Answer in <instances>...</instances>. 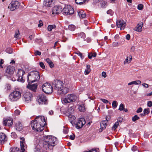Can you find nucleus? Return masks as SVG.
Listing matches in <instances>:
<instances>
[{"instance_id":"f257e3e1","label":"nucleus","mask_w":152,"mask_h":152,"mask_svg":"<svg viewBox=\"0 0 152 152\" xmlns=\"http://www.w3.org/2000/svg\"><path fill=\"white\" fill-rule=\"evenodd\" d=\"M46 124L45 118L43 116H37L34 120L32 121L31 124L33 130L41 132L44 129Z\"/></svg>"},{"instance_id":"f03ea898","label":"nucleus","mask_w":152,"mask_h":152,"mask_svg":"<svg viewBox=\"0 0 152 152\" xmlns=\"http://www.w3.org/2000/svg\"><path fill=\"white\" fill-rule=\"evenodd\" d=\"M44 137L45 141L43 143V146L46 149L52 148L58 143L57 138L55 137L45 135Z\"/></svg>"},{"instance_id":"7ed1b4c3","label":"nucleus","mask_w":152,"mask_h":152,"mask_svg":"<svg viewBox=\"0 0 152 152\" xmlns=\"http://www.w3.org/2000/svg\"><path fill=\"white\" fill-rule=\"evenodd\" d=\"M39 72L37 71H33L28 74L27 81L28 83H31L38 81L40 79Z\"/></svg>"},{"instance_id":"20e7f679","label":"nucleus","mask_w":152,"mask_h":152,"mask_svg":"<svg viewBox=\"0 0 152 152\" xmlns=\"http://www.w3.org/2000/svg\"><path fill=\"white\" fill-rule=\"evenodd\" d=\"M21 96V93L18 91H15L11 92L9 95V99L11 102L16 101Z\"/></svg>"},{"instance_id":"39448f33","label":"nucleus","mask_w":152,"mask_h":152,"mask_svg":"<svg viewBox=\"0 0 152 152\" xmlns=\"http://www.w3.org/2000/svg\"><path fill=\"white\" fill-rule=\"evenodd\" d=\"M43 91L46 94H51L53 91L52 87L48 83L44 84L42 86Z\"/></svg>"},{"instance_id":"423d86ee","label":"nucleus","mask_w":152,"mask_h":152,"mask_svg":"<svg viewBox=\"0 0 152 152\" xmlns=\"http://www.w3.org/2000/svg\"><path fill=\"white\" fill-rule=\"evenodd\" d=\"M20 4L19 2L16 1H13L9 4L8 8L11 11H14L17 9L19 7Z\"/></svg>"},{"instance_id":"0eeeda50","label":"nucleus","mask_w":152,"mask_h":152,"mask_svg":"<svg viewBox=\"0 0 152 152\" xmlns=\"http://www.w3.org/2000/svg\"><path fill=\"white\" fill-rule=\"evenodd\" d=\"M76 98V96L73 94H69L63 99V101L65 103H69L75 101Z\"/></svg>"},{"instance_id":"6e6552de","label":"nucleus","mask_w":152,"mask_h":152,"mask_svg":"<svg viewBox=\"0 0 152 152\" xmlns=\"http://www.w3.org/2000/svg\"><path fill=\"white\" fill-rule=\"evenodd\" d=\"M63 12L65 15H70L74 13V10L72 7L70 5H67L64 8Z\"/></svg>"},{"instance_id":"1a4fd4ad","label":"nucleus","mask_w":152,"mask_h":152,"mask_svg":"<svg viewBox=\"0 0 152 152\" xmlns=\"http://www.w3.org/2000/svg\"><path fill=\"white\" fill-rule=\"evenodd\" d=\"M37 100L40 104H47L48 103L47 99L44 95L41 94L39 95L37 97Z\"/></svg>"},{"instance_id":"9d476101","label":"nucleus","mask_w":152,"mask_h":152,"mask_svg":"<svg viewBox=\"0 0 152 152\" xmlns=\"http://www.w3.org/2000/svg\"><path fill=\"white\" fill-rule=\"evenodd\" d=\"M25 73V72L22 69H19L18 70L17 74V76L18 77L17 80L18 81H20L22 83L24 82L25 80L23 76Z\"/></svg>"},{"instance_id":"9b49d317","label":"nucleus","mask_w":152,"mask_h":152,"mask_svg":"<svg viewBox=\"0 0 152 152\" xmlns=\"http://www.w3.org/2000/svg\"><path fill=\"white\" fill-rule=\"evenodd\" d=\"M63 83L61 81L57 80H55L53 83V87L58 91H59L63 88Z\"/></svg>"},{"instance_id":"f8f14e48","label":"nucleus","mask_w":152,"mask_h":152,"mask_svg":"<svg viewBox=\"0 0 152 152\" xmlns=\"http://www.w3.org/2000/svg\"><path fill=\"white\" fill-rule=\"evenodd\" d=\"M15 70V68L14 66H8L6 69V75L9 76H11L13 74Z\"/></svg>"},{"instance_id":"ddd939ff","label":"nucleus","mask_w":152,"mask_h":152,"mask_svg":"<svg viewBox=\"0 0 152 152\" xmlns=\"http://www.w3.org/2000/svg\"><path fill=\"white\" fill-rule=\"evenodd\" d=\"M126 25V23L123 20H117L116 21V26L118 28H121V29H124Z\"/></svg>"},{"instance_id":"4468645a","label":"nucleus","mask_w":152,"mask_h":152,"mask_svg":"<svg viewBox=\"0 0 152 152\" xmlns=\"http://www.w3.org/2000/svg\"><path fill=\"white\" fill-rule=\"evenodd\" d=\"M85 124L86 121L84 118H80L76 124V127L77 129L81 128Z\"/></svg>"},{"instance_id":"2eb2a0df","label":"nucleus","mask_w":152,"mask_h":152,"mask_svg":"<svg viewBox=\"0 0 152 152\" xmlns=\"http://www.w3.org/2000/svg\"><path fill=\"white\" fill-rule=\"evenodd\" d=\"M62 10V8L61 6H55L53 8L52 14H58L60 13Z\"/></svg>"},{"instance_id":"dca6fc26","label":"nucleus","mask_w":152,"mask_h":152,"mask_svg":"<svg viewBox=\"0 0 152 152\" xmlns=\"http://www.w3.org/2000/svg\"><path fill=\"white\" fill-rule=\"evenodd\" d=\"M7 140V138L6 135L4 133H0V144L2 145L6 142Z\"/></svg>"},{"instance_id":"f3484780","label":"nucleus","mask_w":152,"mask_h":152,"mask_svg":"<svg viewBox=\"0 0 152 152\" xmlns=\"http://www.w3.org/2000/svg\"><path fill=\"white\" fill-rule=\"evenodd\" d=\"M32 96V94L28 92L25 93L23 95L25 100L27 102L31 101Z\"/></svg>"},{"instance_id":"a211bd4d","label":"nucleus","mask_w":152,"mask_h":152,"mask_svg":"<svg viewBox=\"0 0 152 152\" xmlns=\"http://www.w3.org/2000/svg\"><path fill=\"white\" fill-rule=\"evenodd\" d=\"M4 125L8 126H11L13 124L12 119L11 118H7L3 121Z\"/></svg>"},{"instance_id":"6ab92c4d","label":"nucleus","mask_w":152,"mask_h":152,"mask_svg":"<svg viewBox=\"0 0 152 152\" xmlns=\"http://www.w3.org/2000/svg\"><path fill=\"white\" fill-rule=\"evenodd\" d=\"M30 83H28L27 86V88L34 91H35L37 88V84H34L31 85H30Z\"/></svg>"},{"instance_id":"aec40b11","label":"nucleus","mask_w":152,"mask_h":152,"mask_svg":"<svg viewBox=\"0 0 152 152\" xmlns=\"http://www.w3.org/2000/svg\"><path fill=\"white\" fill-rule=\"evenodd\" d=\"M20 145L21 146V150L22 151V152H24L25 150L24 145L25 144V139L24 137H21L20 138Z\"/></svg>"},{"instance_id":"412c9836","label":"nucleus","mask_w":152,"mask_h":152,"mask_svg":"<svg viewBox=\"0 0 152 152\" xmlns=\"http://www.w3.org/2000/svg\"><path fill=\"white\" fill-rule=\"evenodd\" d=\"M143 23L140 22L137 25V27L134 28V30L139 32H140L142 30V27L143 26Z\"/></svg>"},{"instance_id":"4be33fe9","label":"nucleus","mask_w":152,"mask_h":152,"mask_svg":"<svg viewBox=\"0 0 152 152\" xmlns=\"http://www.w3.org/2000/svg\"><path fill=\"white\" fill-rule=\"evenodd\" d=\"M107 121H102L100 124L101 128L99 130V132H102V130L104 129L107 126Z\"/></svg>"},{"instance_id":"5701e85b","label":"nucleus","mask_w":152,"mask_h":152,"mask_svg":"<svg viewBox=\"0 0 152 152\" xmlns=\"http://www.w3.org/2000/svg\"><path fill=\"white\" fill-rule=\"evenodd\" d=\"M23 126L22 124L20 122H17L15 125V128L18 131H21L23 129Z\"/></svg>"},{"instance_id":"b1692460","label":"nucleus","mask_w":152,"mask_h":152,"mask_svg":"<svg viewBox=\"0 0 152 152\" xmlns=\"http://www.w3.org/2000/svg\"><path fill=\"white\" fill-rule=\"evenodd\" d=\"M77 13L80 18H83L86 16L85 13L82 11L78 10L77 11Z\"/></svg>"},{"instance_id":"393cba45","label":"nucleus","mask_w":152,"mask_h":152,"mask_svg":"<svg viewBox=\"0 0 152 152\" xmlns=\"http://www.w3.org/2000/svg\"><path fill=\"white\" fill-rule=\"evenodd\" d=\"M52 0H45L44 4L45 6L50 7L52 4Z\"/></svg>"},{"instance_id":"a878e982","label":"nucleus","mask_w":152,"mask_h":152,"mask_svg":"<svg viewBox=\"0 0 152 152\" xmlns=\"http://www.w3.org/2000/svg\"><path fill=\"white\" fill-rule=\"evenodd\" d=\"M61 94H66L69 91L68 89L66 87H64L62 89L61 88L59 91Z\"/></svg>"},{"instance_id":"bb28decb","label":"nucleus","mask_w":152,"mask_h":152,"mask_svg":"<svg viewBox=\"0 0 152 152\" xmlns=\"http://www.w3.org/2000/svg\"><path fill=\"white\" fill-rule=\"evenodd\" d=\"M45 61L48 64L49 66L51 68H53V67L54 66V64L50 59L47 58L46 59Z\"/></svg>"},{"instance_id":"cd10ccee","label":"nucleus","mask_w":152,"mask_h":152,"mask_svg":"<svg viewBox=\"0 0 152 152\" xmlns=\"http://www.w3.org/2000/svg\"><path fill=\"white\" fill-rule=\"evenodd\" d=\"M78 110L81 112H84L86 108L84 104H81L79 105L78 107Z\"/></svg>"},{"instance_id":"c85d7f7f","label":"nucleus","mask_w":152,"mask_h":152,"mask_svg":"<svg viewBox=\"0 0 152 152\" xmlns=\"http://www.w3.org/2000/svg\"><path fill=\"white\" fill-rule=\"evenodd\" d=\"M90 65H88L86 66V68L85 71V74L86 75L88 74L91 72Z\"/></svg>"},{"instance_id":"c756f323","label":"nucleus","mask_w":152,"mask_h":152,"mask_svg":"<svg viewBox=\"0 0 152 152\" xmlns=\"http://www.w3.org/2000/svg\"><path fill=\"white\" fill-rule=\"evenodd\" d=\"M88 0H75V3L77 4L81 5L86 2H88Z\"/></svg>"},{"instance_id":"7c9ffc66","label":"nucleus","mask_w":152,"mask_h":152,"mask_svg":"<svg viewBox=\"0 0 152 152\" xmlns=\"http://www.w3.org/2000/svg\"><path fill=\"white\" fill-rule=\"evenodd\" d=\"M77 36L79 37H80L81 38L83 39L84 40H86V35L83 32L79 33L77 34Z\"/></svg>"},{"instance_id":"2f4dec72","label":"nucleus","mask_w":152,"mask_h":152,"mask_svg":"<svg viewBox=\"0 0 152 152\" xmlns=\"http://www.w3.org/2000/svg\"><path fill=\"white\" fill-rule=\"evenodd\" d=\"M56 26L55 25H50L48 26L47 29L49 31H52V30L56 28Z\"/></svg>"},{"instance_id":"473e14b6","label":"nucleus","mask_w":152,"mask_h":152,"mask_svg":"<svg viewBox=\"0 0 152 152\" xmlns=\"http://www.w3.org/2000/svg\"><path fill=\"white\" fill-rule=\"evenodd\" d=\"M96 53H89L88 54V58L89 59H91L92 57H96Z\"/></svg>"},{"instance_id":"72a5a7b5","label":"nucleus","mask_w":152,"mask_h":152,"mask_svg":"<svg viewBox=\"0 0 152 152\" xmlns=\"http://www.w3.org/2000/svg\"><path fill=\"white\" fill-rule=\"evenodd\" d=\"M75 28V26L73 25H70L68 26L69 29L72 31H74Z\"/></svg>"},{"instance_id":"f704fd0d","label":"nucleus","mask_w":152,"mask_h":152,"mask_svg":"<svg viewBox=\"0 0 152 152\" xmlns=\"http://www.w3.org/2000/svg\"><path fill=\"white\" fill-rule=\"evenodd\" d=\"M118 103L116 101H113L112 103V106L113 108H115L117 107L118 106Z\"/></svg>"},{"instance_id":"c9c22d12","label":"nucleus","mask_w":152,"mask_h":152,"mask_svg":"<svg viewBox=\"0 0 152 152\" xmlns=\"http://www.w3.org/2000/svg\"><path fill=\"white\" fill-rule=\"evenodd\" d=\"M74 108L72 106L70 107L68 109V112L70 114H72L74 112Z\"/></svg>"},{"instance_id":"e433bc0d","label":"nucleus","mask_w":152,"mask_h":152,"mask_svg":"<svg viewBox=\"0 0 152 152\" xmlns=\"http://www.w3.org/2000/svg\"><path fill=\"white\" fill-rule=\"evenodd\" d=\"M143 112L145 113V115L148 114L150 112L149 109L148 108L145 109L144 110Z\"/></svg>"},{"instance_id":"4c0bfd02","label":"nucleus","mask_w":152,"mask_h":152,"mask_svg":"<svg viewBox=\"0 0 152 152\" xmlns=\"http://www.w3.org/2000/svg\"><path fill=\"white\" fill-rule=\"evenodd\" d=\"M139 118V117H138L137 115H135L134 116L132 117V120L133 121L135 122L137 120H138Z\"/></svg>"},{"instance_id":"58836bf2","label":"nucleus","mask_w":152,"mask_h":152,"mask_svg":"<svg viewBox=\"0 0 152 152\" xmlns=\"http://www.w3.org/2000/svg\"><path fill=\"white\" fill-rule=\"evenodd\" d=\"M119 123L118 122H115L114 125H113L112 129H116L118 126Z\"/></svg>"},{"instance_id":"ea45409f","label":"nucleus","mask_w":152,"mask_h":152,"mask_svg":"<svg viewBox=\"0 0 152 152\" xmlns=\"http://www.w3.org/2000/svg\"><path fill=\"white\" fill-rule=\"evenodd\" d=\"M133 84L134 85H139L140 84L141 82L140 80H135L132 81Z\"/></svg>"},{"instance_id":"a19ab883","label":"nucleus","mask_w":152,"mask_h":152,"mask_svg":"<svg viewBox=\"0 0 152 152\" xmlns=\"http://www.w3.org/2000/svg\"><path fill=\"white\" fill-rule=\"evenodd\" d=\"M124 104H123L122 103H121L119 106V107L118 109V110L120 111L124 110Z\"/></svg>"},{"instance_id":"79ce46f5","label":"nucleus","mask_w":152,"mask_h":152,"mask_svg":"<svg viewBox=\"0 0 152 152\" xmlns=\"http://www.w3.org/2000/svg\"><path fill=\"white\" fill-rule=\"evenodd\" d=\"M20 35V33L19 30H17L15 32V34L14 35V37L15 38L18 37Z\"/></svg>"},{"instance_id":"37998d69","label":"nucleus","mask_w":152,"mask_h":152,"mask_svg":"<svg viewBox=\"0 0 152 152\" xmlns=\"http://www.w3.org/2000/svg\"><path fill=\"white\" fill-rule=\"evenodd\" d=\"M5 88L7 90H10L11 88V86L10 84H7L5 86Z\"/></svg>"},{"instance_id":"c03bdc74","label":"nucleus","mask_w":152,"mask_h":152,"mask_svg":"<svg viewBox=\"0 0 152 152\" xmlns=\"http://www.w3.org/2000/svg\"><path fill=\"white\" fill-rule=\"evenodd\" d=\"M107 12V14H109L110 15H113L114 13V12L111 10H108Z\"/></svg>"},{"instance_id":"a18cd8bd","label":"nucleus","mask_w":152,"mask_h":152,"mask_svg":"<svg viewBox=\"0 0 152 152\" xmlns=\"http://www.w3.org/2000/svg\"><path fill=\"white\" fill-rule=\"evenodd\" d=\"M6 52L9 53H12V50L11 48H9L6 49Z\"/></svg>"},{"instance_id":"49530a36","label":"nucleus","mask_w":152,"mask_h":152,"mask_svg":"<svg viewBox=\"0 0 152 152\" xmlns=\"http://www.w3.org/2000/svg\"><path fill=\"white\" fill-rule=\"evenodd\" d=\"M11 136L14 138H16L17 137V135L15 132H12L11 133Z\"/></svg>"},{"instance_id":"de8ad7c7","label":"nucleus","mask_w":152,"mask_h":152,"mask_svg":"<svg viewBox=\"0 0 152 152\" xmlns=\"http://www.w3.org/2000/svg\"><path fill=\"white\" fill-rule=\"evenodd\" d=\"M39 64L40 66L43 69H44L45 68V66L44 64V63L42 62H40L39 63Z\"/></svg>"},{"instance_id":"09e8293b","label":"nucleus","mask_w":152,"mask_h":152,"mask_svg":"<svg viewBox=\"0 0 152 152\" xmlns=\"http://www.w3.org/2000/svg\"><path fill=\"white\" fill-rule=\"evenodd\" d=\"M143 5L142 4H139L137 6V9L140 10H141L143 8Z\"/></svg>"},{"instance_id":"8fccbe9b","label":"nucleus","mask_w":152,"mask_h":152,"mask_svg":"<svg viewBox=\"0 0 152 152\" xmlns=\"http://www.w3.org/2000/svg\"><path fill=\"white\" fill-rule=\"evenodd\" d=\"M34 54L36 56H40L41 54V53L39 51L36 50L35 51Z\"/></svg>"},{"instance_id":"3c124183","label":"nucleus","mask_w":152,"mask_h":152,"mask_svg":"<svg viewBox=\"0 0 152 152\" xmlns=\"http://www.w3.org/2000/svg\"><path fill=\"white\" fill-rule=\"evenodd\" d=\"M20 113V111L18 110H16L14 111V114L16 115H19Z\"/></svg>"},{"instance_id":"603ef678","label":"nucleus","mask_w":152,"mask_h":152,"mask_svg":"<svg viewBox=\"0 0 152 152\" xmlns=\"http://www.w3.org/2000/svg\"><path fill=\"white\" fill-rule=\"evenodd\" d=\"M100 100L105 104H107L109 102L108 101L105 99H101Z\"/></svg>"},{"instance_id":"864d4df0","label":"nucleus","mask_w":152,"mask_h":152,"mask_svg":"<svg viewBox=\"0 0 152 152\" xmlns=\"http://www.w3.org/2000/svg\"><path fill=\"white\" fill-rule=\"evenodd\" d=\"M147 105L149 107H151L152 106V102L151 101H149L147 103Z\"/></svg>"},{"instance_id":"5fc2aeb1","label":"nucleus","mask_w":152,"mask_h":152,"mask_svg":"<svg viewBox=\"0 0 152 152\" xmlns=\"http://www.w3.org/2000/svg\"><path fill=\"white\" fill-rule=\"evenodd\" d=\"M4 61V60L2 59H1L0 61V66L1 68H3V66H2V64H3Z\"/></svg>"},{"instance_id":"6e6d98bb","label":"nucleus","mask_w":152,"mask_h":152,"mask_svg":"<svg viewBox=\"0 0 152 152\" xmlns=\"http://www.w3.org/2000/svg\"><path fill=\"white\" fill-rule=\"evenodd\" d=\"M39 23L38 24V26L39 27H40L42 26L43 25V22L41 20H40L39 21Z\"/></svg>"},{"instance_id":"4d7b16f0","label":"nucleus","mask_w":152,"mask_h":152,"mask_svg":"<svg viewBox=\"0 0 152 152\" xmlns=\"http://www.w3.org/2000/svg\"><path fill=\"white\" fill-rule=\"evenodd\" d=\"M76 54H77L78 55L80 56V57L82 58V54L79 51H77V52L76 53Z\"/></svg>"},{"instance_id":"13d9d810","label":"nucleus","mask_w":152,"mask_h":152,"mask_svg":"<svg viewBox=\"0 0 152 152\" xmlns=\"http://www.w3.org/2000/svg\"><path fill=\"white\" fill-rule=\"evenodd\" d=\"M142 108L141 107H140L137 109V110L136 111V112L137 113H140L142 111Z\"/></svg>"},{"instance_id":"bf43d9fd","label":"nucleus","mask_w":152,"mask_h":152,"mask_svg":"<svg viewBox=\"0 0 152 152\" xmlns=\"http://www.w3.org/2000/svg\"><path fill=\"white\" fill-rule=\"evenodd\" d=\"M123 120V118L121 117H120L118 118L117 120V121L119 123H121L122 122Z\"/></svg>"},{"instance_id":"052dcab7","label":"nucleus","mask_w":152,"mask_h":152,"mask_svg":"<svg viewBox=\"0 0 152 152\" xmlns=\"http://www.w3.org/2000/svg\"><path fill=\"white\" fill-rule=\"evenodd\" d=\"M137 148V146H134L132 148V150L133 151H134L136 150Z\"/></svg>"},{"instance_id":"680f3d73","label":"nucleus","mask_w":152,"mask_h":152,"mask_svg":"<svg viewBox=\"0 0 152 152\" xmlns=\"http://www.w3.org/2000/svg\"><path fill=\"white\" fill-rule=\"evenodd\" d=\"M102 76L104 78L106 77L107 75L106 72H102Z\"/></svg>"},{"instance_id":"e2e57ef3","label":"nucleus","mask_w":152,"mask_h":152,"mask_svg":"<svg viewBox=\"0 0 152 152\" xmlns=\"http://www.w3.org/2000/svg\"><path fill=\"white\" fill-rule=\"evenodd\" d=\"M142 85L143 86L146 88H148V85L145 83L142 84Z\"/></svg>"},{"instance_id":"0e129e2a","label":"nucleus","mask_w":152,"mask_h":152,"mask_svg":"<svg viewBox=\"0 0 152 152\" xmlns=\"http://www.w3.org/2000/svg\"><path fill=\"white\" fill-rule=\"evenodd\" d=\"M126 39L128 40H129L130 39V36L129 34H127L126 36Z\"/></svg>"},{"instance_id":"69168bd1","label":"nucleus","mask_w":152,"mask_h":152,"mask_svg":"<svg viewBox=\"0 0 152 152\" xmlns=\"http://www.w3.org/2000/svg\"><path fill=\"white\" fill-rule=\"evenodd\" d=\"M118 43L117 42H114L113 43V45L114 47H116L118 46Z\"/></svg>"},{"instance_id":"338daca9","label":"nucleus","mask_w":152,"mask_h":152,"mask_svg":"<svg viewBox=\"0 0 152 152\" xmlns=\"http://www.w3.org/2000/svg\"><path fill=\"white\" fill-rule=\"evenodd\" d=\"M70 139L72 140H74L75 138V135H71L69 137Z\"/></svg>"},{"instance_id":"774afa93","label":"nucleus","mask_w":152,"mask_h":152,"mask_svg":"<svg viewBox=\"0 0 152 152\" xmlns=\"http://www.w3.org/2000/svg\"><path fill=\"white\" fill-rule=\"evenodd\" d=\"M89 151L90 152H97L96 150V149L94 148L89 150Z\"/></svg>"}]
</instances>
